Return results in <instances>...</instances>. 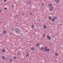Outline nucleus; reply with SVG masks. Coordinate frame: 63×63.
I'll use <instances>...</instances> for the list:
<instances>
[{
    "instance_id": "1",
    "label": "nucleus",
    "mask_w": 63,
    "mask_h": 63,
    "mask_svg": "<svg viewBox=\"0 0 63 63\" xmlns=\"http://www.w3.org/2000/svg\"><path fill=\"white\" fill-rule=\"evenodd\" d=\"M17 30H18V31H19V32H20V30L19 29H18V28H16V29L15 30V32H16V34H18V32H18V31Z\"/></svg>"
},
{
    "instance_id": "2",
    "label": "nucleus",
    "mask_w": 63,
    "mask_h": 63,
    "mask_svg": "<svg viewBox=\"0 0 63 63\" xmlns=\"http://www.w3.org/2000/svg\"><path fill=\"white\" fill-rule=\"evenodd\" d=\"M53 10H54V8L53 7H51L50 8L49 11H53Z\"/></svg>"
},
{
    "instance_id": "3",
    "label": "nucleus",
    "mask_w": 63,
    "mask_h": 63,
    "mask_svg": "<svg viewBox=\"0 0 63 63\" xmlns=\"http://www.w3.org/2000/svg\"><path fill=\"white\" fill-rule=\"evenodd\" d=\"M31 3H32V1H29V2L27 3V5H30V4H31Z\"/></svg>"
},
{
    "instance_id": "4",
    "label": "nucleus",
    "mask_w": 63,
    "mask_h": 63,
    "mask_svg": "<svg viewBox=\"0 0 63 63\" xmlns=\"http://www.w3.org/2000/svg\"><path fill=\"white\" fill-rule=\"evenodd\" d=\"M47 38L49 39V40H51V38L50 37V36L48 35L47 36Z\"/></svg>"
},
{
    "instance_id": "5",
    "label": "nucleus",
    "mask_w": 63,
    "mask_h": 63,
    "mask_svg": "<svg viewBox=\"0 0 63 63\" xmlns=\"http://www.w3.org/2000/svg\"><path fill=\"white\" fill-rule=\"evenodd\" d=\"M17 53L18 54V55H21V53L20 51H19Z\"/></svg>"
},
{
    "instance_id": "6",
    "label": "nucleus",
    "mask_w": 63,
    "mask_h": 63,
    "mask_svg": "<svg viewBox=\"0 0 63 63\" xmlns=\"http://www.w3.org/2000/svg\"><path fill=\"white\" fill-rule=\"evenodd\" d=\"M55 1L56 3H59V0H55Z\"/></svg>"
},
{
    "instance_id": "7",
    "label": "nucleus",
    "mask_w": 63,
    "mask_h": 63,
    "mask_svg": "<svg viewBox=\"0 0 63 63\" xmlns=\"http://www.w3.org/2000/svg\"><path fill=\"white\" fill-rule=\"evenodd\" d=\"M48 6L49 7H51V6H52V4H48Z\"/></svg>"
},
{
    "instance_id": "8",
    "label": "nucleus",
    "mask_w": 63,
    "mask_h": 63,
    "mask_svg": "<svg viewBox=\"0 0 63 63\" xmlns=\"http://www.w3.org/2000/svg\"><path fill=\"white\" fill-rule=\"evenodd\" d=\"M7 33V32L6 31H4L3 32V34H6Z\"/></svg>"
},
{
    "instance_id": "9",
    "label": "nucleus",
    "mask_w": 63,
    "mask_h": 63,
    "mask_svg": "<svg viewBox=\"0 0 63 63\" xmlns=\"http://www.w3.org/2000/svg\"><path fill=\"white\" fill-rule=\"evenodd\" d=\"M31 49L32 50H35V48H34L33 47H32Z\"/></svg>"
},
{
    "instance_id": "10",
    "label": "nucleus",
    "mask_w": 63,
    "mask_h": 63,
    "mask_svg": "<svg viewBox=\"0 0 63 63\" xmlns=\"http://www.w3.org/2000/svg\"><path fill=\"white\" fill-rule=\"evenodd\" d=\"M39 45H40V44H39V43H38L36 45V47H39Z\"/></svg>"
},
{
    "instance_id": "11",
    "label": "nucleus",
    "mask_w": 63,
    "mask_h": 63,
    "mask_svg": "<svg viewBox=\"0 0 63 63\" xmlns=\"http://www.w3.org/2000/svg\"><path fill=\"white\" fill-rule=\"evenodd\" d=\"M32 28H35V26H34V25L32 24Z\"/></svg>"
},
{
    "instance_id": "12",
    "label": "nucleus",
    "mask_w": 63,
    "mask_h": 63,
    "mask_svg": "<svg viewBox=\"0 0 63 63\" xmlns=\"http://www.w3.org/2000/svg\"><path fill=\"white\" fill-rule=\"evenodd\" d=\"M2 59H5V57L4 56H2L1 57Z\"/></svg>"
},
{
    "instance_id": "13",
    "label": "nucleus",
    "mask_w": 63,
    "mask_h": 63,
    "mask_svg": "<svg viewBox=\"0 0 63 63\" xmlns=\"http://www.w3.org/2000/svg\"><path fill=\"white\" fill-rule=\"evenodd\" d=\"M55 56H57L58 55V54L57 53H56L55 54Z\"/></svg>"
},
{
    "instance_id": "14",
    "label": "nucleus",
    "mask_w": 63,
    "mask_h": 63,
    "mask_svg": "<svg viewBox=\"0 0 63 63\" xmlns=\"http://www.w3.org/2000/svg\"><path fill=\"white\" fill-rule=\"evenodd\" d=\"M53 18L55 19H57V17L55 16H54L53 17Z\"/></svg>"
},
{
    "instance_id": "15",
    "label": "nucleus",
    "mask_w": 63,
    "mask_h": 63,
    "mask_svg": "<svg viewBox=\"0 0 63 63\" xmlns=\"http://www.w3.org/2000/svg\"><path fill=\"white\" fill-rule=\"evenodd\" d=\"M12 60H13L12 58L9 59V61H10V62L12 61Z\"/></svg>"
},
{
    "instance_id": "16",
    "label": "nucleus",
    "mask_w": 63,
    "mask_h": 63,
    "mask_svg": "<svg viewBox=\"0 0 63 63\" xmlns=\"http://www.w3.org/2000/svg\"><path fill=\"white\" fill-rule=\"evenodd\" d=\"M54 18H52L51 19V21H52L53 22L54 21Z\"/></svg>"
},
{
    "instance_id": "17",
    "label": "nucleus",
    "mask_w": 63,
    "mask_h": 63,
    "mask_svg": "<svg viewBox=\"0 0 63 63\" xmlns=\"http://www.w3.org/2000/svg\"><path fill=\"white\" fill-rule=\"evenodd\" d=\"M48 18H49V20H51V18H51V17H49Z\"/></svg>"
},
{
    "instance_id": "18",
    "label": "nucleus",
    "mask_w": 63,
    "mask_h": 63,
    "mask_svg": "<svg viewBox=\"0 0 63 63\" xmlns=\"http://www.w3.org/2000/svg\"><path fill=\"white\" fill-rule=\"evenodd\" d=\"M28 55H29V54L28 53H27V55L26 56V57H28Z\"/></svg>"
},
{
    "instance_id": "19",
    "label": "nucleus",
    "mask_w": 63,
    "mask_h": 63,
    "mask_svg": "<svg viewBox=\"0 0 63 63\" xmlns=\"http://www.w3.org/2000/svg\"><path fill=\"white\" fill-rule=\"evenodd\" d=\"M43 27L44 28H47V26L46 25H44L43 26Z\"/></svg>"
},
{
    "instance_id": "20",
    "label": "nucleus",
    "mask_w": 63,
    "mask_h": 63,
    "mask_svg": "<svg viewBox=\"0 0 63 63\" xmlns=\"http://www.w3.org/2000/svg\"><path fill=\"white\" fill-rule=\"evenodd\" d=\"M44 49V48H43V47H41V50H43Z\"/></svg>"
},
{
    "instance_id": "21",
    "label": "nucleus",
    "mask_w": 63,
    "mask_h": 63,
    "mask_svg": "<svg viewBox=\"0 0 63 63\" xmlns=\"http://www.w3.org/2000/svg\"><path fill=\"white\" fill-rule=\"evenodd\" d=\"M47 49V51H49L50 50L49 49Z\"/></svg>"
},
{
    "instance_id": "22",
    "label": "nucleus",
    "mask_w": 63,
    "mask_h": 63,
    "mask_svg": "<svg viewBox=\"0 0 63 63\" xmlns=\"http://www.w3.org/2000/svg\"><path fill=\"white\" fill-rule=\"evenodd\" d=\"M11 30L12 31H13L14 30V28H13L12 29H11Z\"/></svg>"
},
{
    "instance_id": "23",
    "label": "nucleus",
    "mask_w": 63,
    "mask_h": 63,
    "mask_svg": "<svg viewBox=\"0 0 63 63\" xmlns=\"http://www.w3.org/2000/svg\"><path fill=\"white\" fill-rule=\"evenodd\" d=\"M44 48V49H47V47H45Z\"/></svg>"
},
{
    "instance_id": "24",
    "label": "nucleus",
    "mask_w": 63,
    "mask_h": 63,
    "mask_svg": "<svg viewBox=\"0 0 63 63\" xmlns=\"http://www.w3.org/2000/svg\"><path fill=\"white\" fill-rule=\"evenodd\" d=\"M12 8H14V7H15V6H14V5L13 4L12 5Z\"/></svg>"
},
{
    "instance_id": "25",
    "label": "nucleus",
    "mask_w": 63,
    "mask_h": 63,
    "mask_svg": "<svg viewBox=\"0 0 63 63\" xmlns=\"http://www.w3.org/2000/svg\"><path fill=\"white\" fill-rule=\"evenodd\" d=\"M46 35H45V34H43V37H46Z\"/></svg>"
},
{
    "instance_id": "26",
    "label": "nucleus",
    "mask_w": 63,
    "mask_h": 63,
    "mask_svg": "<svg viewBox=\"0 0 63 63\" xmlns=\"http://www.w3.org/2000/svg\"><path fill=\"white\" fill-rule=\"evenodd\" d=\"M14 59H16V57L15 56L14 57Z\"/></svg>"
},
{
    "instance_id": "27",
    "label": "nucleus",
    "mask_w": 63,
    "mask_h": 63,
    "mask_svg": "<svg viewBox=\"0 0 63 63\" xmlns=\"http://www.w3.org/2000/svg\"><path fill=\"white\" fill-rule=\"evenodd\" d=\"M2 51L3 52H5V50L4 49H3L2 50Z\"/></svg>"
},
{
    "instance_id": "28",
    "label": "nucleus",
    "mask_w": 63,
    "mask_h": 63,
    "mask_svg": "<svg viewBox=\"0 0 63 63\" xmlns=\"http://www.w3.org/2000/svg\"><path fill=\"white\" fill-rule=\"evenodd\" d=\"M47 49H46V50H44V52H46V51H47Z\"/></svg>"
},
{
    "instance_id": "29",
    "label": "nucleus",
    "mask_w": 63,
    "mask_h": 63,
    "mask_svg": "<svg viewBox=\"0 0 63 63\" xmlns=\"http://www.w3.org/2000/svg\"><path fill=\"white\" fill-rule=\"evenodd\" d=\"M4 9H5V10H7V8L6 7H5L4 8Z\"/></svg>"
},
{
    "instance_id": "30",
    "label": "nucleus",
    "mask_w": 63,
    "mask_h": 63,
    "mask_svg": "<svg viewBox=\"0 0 63 63\" xmlns=\"http://www.w3.org/2000/svg\"><path fill=\"white\" fill-rule=\"evenodd\" d=\"M7 1V0H4V2H6Z\"/></svg>"
},
{
    "instance_id": "31",
    "label": "nucleus",
    "mask_w": 63,
    "mask_h": 63,
    "mask_svg": "<svg viewBox=\"0 0 63 63\" xmlns=\"http://www.w3.org/2000/svg\"><path fill=\"white\" fill-rule=\"evenodd\" d=\"M57 35V33H56L55 34V36H56V35Z\"/></svg>"
},
{
    "instance_id": "32",
    "label": "nucleus",
    "mask_w": 63,
    "mask_h": 63,
    "mask_svg": "<svg viewBox=\"0 0 63 63\" xmlns=\"http://www.w3.org/2000/svg\"><path fill=\"white\" fill-rule=\"evenodd\" d=\"M44 4H42V6H44Z\"/></svg>"
},
{
    "instance_id": "33",
    "label": "nucleus",
    "mask_w": 63,
    "mask_h": 63,
    "mask_svg": "<svg viewBox=\"0 0 63 63\" xmlns=\"http://www.w3.org/2000/svg\"><path fill=\"white\" fill-rule=\"evenodd\" d=\"M21 35H23V34H22V33H21Z\"/></svg>"
},
{
    "instance_id": "34",
    "label": "nucleus",
    "mask_w": 63,
    "mask_h": 63,
    "mask_svg": "<svg viewBox=\"0 0 63 63\" xmlns=\"http://www.w3.org/2000/svg\"><path fill=\"white\" fill-rule=\"evenodd\" d=\"M0 12H1V10H0Z\"/></svg>"
},
{
    "instance_id": "35",
    "label": "nucleus",
    "mask_w": 63,
    "mask_h": 63,
    "mask_svg": "<svg viewBox=\"0 0 63 63\" xmlns=\"http://www.w3.org/2000/svg\"><path fill=\"white\" fill-rule=\"evenodd\" d=\"M22 14L23 15H24V13H22Z\"/></svg>"
},
{
    "instance_id": "36",
    "label": "nucleus",
    "mask_w": 63,
    "mask_h": 63,
    "mask_svg": "<svg viewBox=\"0 0 63 63\" xmlns=\"http://www.w3.org/2000/svg\"><path fill=\"white\" fill-rule=\"evenodd\" d=\"M18 24V23H16V24Z\"/></svg>"
},
{
    "instance_id": "37",
    "label": "nucleus",
    "mask_w": 63,
    "mask_h": 63,
    "mask_svg": "<svg viewBox=\"0 0 63 63\" xmlns=\"http://www.w3.org/2000/svg\"><path fill=\"white\" fill-rule=\"evenodd\" d=\"M31 13L30 14V15H31Z\"/></svg>"
}]
</instances>
